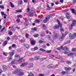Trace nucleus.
Masks as SVG:
<instances>
[{"label":"nucleus","mask_w":76,"mask_h":76,"mask_svg":"<svg viewBox=\"0 0 76 76\" xmlns=\"http://www.w3.org/2000/svg\"><path fill=\"white\" fill-rule=\"evenodd\" d=\"M28 25H29V22L27 21H26L24 24V25L25 26H28Z\"/></svg>","instance_id":"obj_9"},{"label":"nucleus","mask_w":76,"mask_h":76,"mask_svg":"<svg viewBox=\"0 0 76 76\" xmlns=\"http://www.w3.org/2000/svg\"><path fill=\"white\" fill-rule=\"evenodd\" d=\"M74 54L73 53H70L68 54V56H73Z\"/></svg>","instance_id":"obj_27"},{"label":"nucleus","mask_w":76,"mask_h":76,"mask_svg":"<svg viewBox=\"0 0 76 76\" xmlns=\"http://www.w3.org/2000/svg\"><path fill=\"white\" fill-rule=\"evenodd\" d=\"M50 18H51V17H50V16L48 15L46 16V19L48 20H49V19H50Z\"/></svg>","instance_id":"obj_21"},{"label":"nucleus","mask_w":76,"mask_h":76,"mask_svg":"<svg viewBox=\"0 0 76 76\" xmlns=\"http://www.w3.org/2000/svg\"><path fill=\"white\" fill-rule=\"evenodd\" d=\"M29 34H26V37L27 38H28V37H29Z\"/></svg>","instance_id":"obj_47"},{"label":"nucleus","mask_w":76,"mask_h":76,"mask_svg":"<svg viewBox=\"0 0 76 76\" xmlns=\"http://www.w3.org/2000/svg\"><path fill=\"white\" fill-rule=\"evenodd\" d=\"M30 42H31V43L32 45H34L35 44V42L34 40H30Z\"/></svg>","instance_id":"obj_17"},{"label":"nucleus","mask_w":76,"mask_h":76,"mask_svg":"<svg viewBox=\"0 0 76 76\" xmlns=\"http://www.w3.org/2000/svg\"><path fill=\"white\" fill-rule=\"evenodd\" d=\"M12 56H9L8 58V61H9L10 60H12Z\"/></svg>","instance_id":"obj_28"},{"label":"nucleus","mask_w":76,"mask_h":76,"mask_svg":"<svg viewBox=\"0 0 76 76\" xmlns=\"http://www.w3.org/2000/svg\"><path fill=\"white\" fill-rule=\"evenodd\" d=\"M68 49H69V48H67L66 47H64L63 48V50L64 51H67V50H68Z\"/></svg>","instance_id":"obj_23"},{"label":"nucleus","mask_w":76,"mask_h":76,"mask_svg":"<svg viewBox=\"0 0 76 76\" xmlns=\"http://www.w3.org/2000/svg\"><path fill=\"white\" fill-rule=\"evenodd\" d=\"M26 69L27 70H29V69H31V67H26Z\"/></svg>","instance_id":"obj_55"},{"label":"nucleus","mask_w":76,"mask_h":76,"mask_svg":"<svg viewBox=\"0 0 76 76\" xmlns=\"http://www.w3.org/2000/svg\"><path fill=\"white\" fill-rule=\"evenodd\" d=\"M22 16L21 15H19L17 16V18H22Z\"/></svg>","instance_id":"obj_35"},{"label":"nucleus","mask_w":76,"mask_h":76,"mask_svg":"<svg viewBox=\"0 0 76 76\" xmlns=\"http://www.w3.org/2000/svg\"><path fill=\"white\" fill-rule=\"evenodd\" d=\"M47 10H50V9H51V7H50V6H49V5H47Z\"/></svg>","instance_id":"obj_31"},{"label":"nucleus","mask_w":76,"mask_h":76,"mask_svg":"<svg viewBox=\"0 0 76 76\" xmlns=\"http://www.w3.org/2000/svg\"><path fill=\"white\" fill-rule=\"evenodd\" d=\"M18 71V74L20 76H21V75H24V73H23V72H21V69H19Z\"/></svg>","instance_id":"obj_6"},{"label":"nucleus","mask_w":76,"mask_h":76,"mask_svg":"<svg viewBox=\"0 0 76 76\" xmlns=\"http://www.w3.org/2000/svg\"><path fill=\"white\" fill-rule=\"evenodd\" d=\"M8 34L10 35H12V32L11 31H10L9 32Z\"/></svg>","instance_id":"obj_44"},{"label":"nucleus","mask_w":76,"mask_h":76,"mask_svg":"<svg viewBox=\"0 0 76 76\" xmlns=\"http://www.w3.org/2000/svg\"><path fill=\"white\" fill-rule=\"evenodd\" d=\"M62 36H61L59 37L60 41H62V40L64 39L65 35L63 33H62Z\"/></svg>","instance_id":"obj_2"},{"label":"nucleus","mask_w":76,"mask_h":76,"mask_svg":"<svg viewBox=\"0 0 76 76\" xmlns=\"http://www.w3.org/2000/svg\"><path fill=\"white\" fill-rule=\"evenodd\" d=\"M15 61H12L11 62V64H14L15 63Z\"/></svg>","instance_id":"obj_56"},{"label":"nucleus","mask_w":76,"mask_h":76,"mask_svg":"<svg viewBox=\"0 0 76 76\" xmlns=\"http://www.w3.org/2000/svg\"><path fill=\"white\" fill-rule=\"evenodd\" d=\"M46 53H50L51 52V50H48V51H46Z\"/></svg>","instance_id":"obj_39"},{"label":"nucleus","mask_w":76,"mask_h":76,"mask_svg":"<svg viewBox=\"0 0 76 76\" xmlns=\"http://www.w3.org/2000/svg\"><path fill=\"white\" fill-rule=\"evenodd\" d=\"M76 25V20H73L72 23L71 24V26L69 27V29L71 30V29H72V28L73 27V26H75Z\"/></svg>","instance_id":"obj_1"},{"label":"nucleus","mask_w":76,"mask_h":76,"mask_svg":"<svg viewBox=\"0 0 76 76\" xmlns=\"http://www.w3.org/2000/svg\"><path fill=\"white\" fill-rule=\"evenodd\" d=\"M34 74L31 72L30 73V74L28 75V76H34Z\"/></svg>","instance_id":"obj_36"},{"label":"nucleus","mask_w":76,"mask_h":76,"mask_svg":"<svg viewBox=\"0 0 76 76\" xmlns=\"http://www.w3.org/2000/svg\"><path fill=\"white\" fill-rule=\"evenodd\" d=\"M14 57L16 59H18L19 58V56L18 55H15Z\"/></svg>","instance_id":"obj_19"},{"label":"nucleus","mask_w":76,"mask_h":76,"mask_svg":"<svg viewBox=\"0 0 76 76\" xmlns=\"http://www.w3.org/2000/svg\"><path fill=\"white\" fill-rule=\"evenodd\" d=\"M0 8H1L2 9H4V5H0Z\"/></svg>","instance_id":"obj_37"},{"label":"nucleus","mask_w":76,"mask_h":76,"mask_svg":"<svg viewBox=\"0 0 76 76\" xmlns=\"http://www.w3.org/2000/svg\"><path fill=\"white\" fill-rule=\"evenodd\" d=\"M58 37V34L56 33L55 34V35H54L53 36V38L54 39H56Z\"/></svg>","instance_id":"obj_4"},{"label":"nucleus","mask_w":76,"mask_h":76,"mask_svg":"<svg viewBox=\"0 0 76 76\" xmlns=\"http://www.w3.org/2000/svg\"><path fill=\"white\" fill-rule=\"evenodd\" d=\"M4 12H3L2 11L1 12V14L2 15H3L4 14Z\"/></svg>","instance_id":"obj_59"},{"label":"nucleus","mask_w":76,"mask_h":76,"mask_svg":"<svg viewBox=\"0 0 76 76\" xmlns=\"http://www.w3.org/2000/svg\"><path fill=\"white\" fill-rule=\"evenodd\" d=\"M2 69L4 70V71H6L7 70V67H2Z\"/></svg>","instance_id":"obj_22"},{"label":"nucleus","mask_w":76,"mask_h":76,"mask_svg":"<svg viewBox=\"0 0 76 76\" xmlns=\"http://www.w3.org/2000/svg\"><path fill=\"white\" fill-rule=\"evenodd\" d=\"M39 58H40V57H39V56L34 57V60H39Z\"/></svg>","instance_id":"obj_13"},{"label":"nucleus","mask_w":76,"mask_h":76,"mask_svg":"<svg viewBox=\"0 0 76 76\" xmlns=\"http://www.w3.org/2000/svg\"><path fill=\"white\" fill-rule=\"evenodd\" d=\"M39 76H44V75L42 74H39Z\"/></svg>","instance_id":"obj_60"},{"label":"nucleus","mask_w":76,"mask_h":76,"mask_svg":"<svg viewBox=\"0 0 76 76\" xmlns=\"http://www.w3.org/2000/svg\"><path fill=\"white\" fill-rule=\"evenodd\" d=\"M49 57L50 58H53V57H54V56L51 55H49Z\"/></svg>","instance_id":"obj_43"},{"label":"nucleus","mask_w":76,"mask_h":76,"mask_svg":"<svg viewBox=\"0 0 76 76\" xmlns=\"http://www.w3.org/2000/svg\"><path fill=\"white\" fill-rule=\"evenodd\" d=\"M28 64V63H27V62H25V63H23L21 65V66H22V67L25 66H26V64Z\"/></svg>","instance_id":"obj_16"},{"label":"nucleus","mask_w":76,"mask_h":76,"mask_svg":"<svg viewBox=\"0 0 76 76\" xmlns=\"http://www.w3.org/2000/svg\"><path fill=\"white\" fill-rule=\"evenodd\" d=\"M34 66V64L33 63H31L29 64V67H33Z\"/></svg>","instance_id":"obj_32"},{"label":"nucleus","mask_w":76,"mask_h":76,"mask_svg":"<svg viewBox=\"0 0 76 76\" xmlns=\"http://www.w3.org/2000/svg\"><path fill=\"white\" fill-rule=\"evenodd\" d=\"M60 31H61V32H64V28L62 27H61L60 28Z\"/></svg>","instance_id":"obj_25"},{"label":"nucleus","mask_w":76,"mask_h":76,"mask_svg":"<svg viewBox=\"0 0 76 76\" xmlns=\"http://www.w3.org/2000/svg\"><path fill=\"white\" fill-rule=\"evenodd\" d=\"M27 12H30V9L29 8H27Z\"/></svg>","instance_id":"obj_46"},{"label":"nucleus","mask_w":76,"mask_h":76,"mask_svg":"<svg viewBox=\"0 0 76 76\" xmlns=\"http://www.w3.org/2000/svg\"><path fill=\"white\" fill-rule=\"evenodd\" d=\"M70 42V41H69L68 42H66L65 43H64L63 44L64 45H66V44H69Z\"/></svg>","instance_id":"obj_30"},{"label":"nucleus","mask_w":76,"mask_h":76,"mask_svg":"<svg viewBox=\"0 0 76 76\" xmlns=\"http://www.w3.org/2000/svg\"><path fill=\"white\" fill-rule=\"evenodd\" d=\"M65 69L67 71H69L71 70H72V69L71 68L69 67V68H67V67L65 68Z\"/></svg>","instance_id":"obj_11"},{"label":"nucleus","mask_w":76,"mask_h":76,"mask_svg":"<svg viewBox=\"0 0 76 76\" xmlns=\"http://www.w3.org/2000/svg\"><path fill=\"white\" fill-rule=\"evenodd\" d=\"M57 50H58L59 51V50H61V48H57Z\"/></svg>","instance_id":"obj_64"},{"label":"nucleus","mask_w":76,"mask_h":76,"mask_svg":"<svg viewBox=\"0 0 76 76\" xmlns=\"http://www.w3.org/2000/svg\"><path fill=\"white\" fill-rule=\"evenodd\" d=\"M75 48H73L72 49V51H75Z\"/></svg>","instance_id":"obj_61"},{"label":"nucleus","mask_w":76,"mask_h":76,"mask_svg":"<svg viewBox=\"0 0 76 76\" xmlns=\"http://www.w3.org/2000/svg\"><path fill=\"white\" fill-rule=\"evenodd\" d=\"M43 28L44 29H45L47 28L46 26H45V25L44 24L43 25Z\"/></svg>","instance_id":"obj_34"},{"label":"nucleus","mask_w":76,"mask_h":76,"mask_svg":"<svg viewBox=\"0 0 76 76\" xmlns=\"http://www.w3.org/2000/svg\"><path fill=\"white\" fill-rule=\"evenodd\" d=\"M23 3V1H22V0H19L18 2V4H22Z\"/></svg>","instance_id":"obj_18"},{"label":"nucleus","mask_w":76,"mask_h":76,"mask_svg":"<svg viewBox=\"0 0 76 76\" xmlns=\"http://www.w3.org/2000/svg\"><path fill=\"white\" fill-rule=\"evenodd\" d=\"M16 44H13L12 45V48H15V47H16Z\"/></svg>","instance_id":"obj_45"},{"label":"nucleus","mask_w":76,"mask_h":76,"mask_svg":"<svg viewBox=\"0 0 76 76\" xmlns=\"http://www.w3.org/2000/svg\"><path fill=\"white\" fill-rule=\"evenodd\" d=\"M53 29H58L59 28V26L58 25H55L53 27Z\"/></svg>","instance_id":"obj_7"},{"label":"nucleus","mask_w":76,"mask_h":76,"mask_svg":"<svg viewBox=\"0 0 76 76\" xmlns=\"http://www.w3.org/2000/svg\"><path fill=\"white\" fill-rule=\"evenodd\" d=\"M22 58H20L19 60H17V62H19V63H20L21 61H22Z\"/></svg>","instance_id":"obj_24"},{"label":"nucleus","mask_w":76,"mask_h":76,"mask_svg":"<svg viewBox=\"0 0 76 76\" xmlns=\"http://www.w3.org/2000/svg\"><path fill=\"white\" fill-rule=\"evenodd\" d=\"M38 49V47H35L34 48V51H35V50H37Z\"/></svg>","instance_id":"obj_40"},{"label":"nucleus","mask_w":76,"mask_h":76,"mask_svg":"<svg viewBox=\"0 0 76 76\" xmlns=\"http://www.w3.org/2000/svg\"><path fill=\"white\" fill-rule=\"evenodd\" d=\"M15 54V51L13 50L11 53H10V56H13Z\"/></svg>","instance_id":"obj_12"},{"label":"nucleus","mask_w":76,"mask_h":76,"mask_svg":"<svg viewBox=\"0 0 76 76\" xmlns=\"http://www.w3.org/2000/svg\"><path fill=\"white\" fill-rule=\"evenodd\" d=\"M39 50L43 52H46V50L43 49L42 48H40Z\"/></svg>","instance_id":"obj_20"},{"label":"nucleus","mask_w":76,"mask_h":76,"mask_svg":"<svg viewBox=\"0 0 76 76\" xmlns=\"http://www.w3.org/2000/svg\"><path fill=\"white\" fill-rule=\"evenodd\" d=\"M55 16V14H50V18L51 17H52V16Z\"/></svg>","instance_id":"obj_41"},{"label":"nucleus","mask_w":76,"mask_h":76,"mask_svg":"<svg viewBox=\"0 0 76 76\" xmlns=\"http://www.w3.org/2000/svg\"><path fill=\"white\" fill-rule=\"evenodd\" d=\"M7 44V41L6 40L4 42L3 46H4V47L5 46V45H6Z\"/></svg>","instance_id":"obj_14"},{"label":"nucleus","mask_w":76,"mask_h":76,"mask_svg":"<svg viewBox=\"0 0 76 76\" xmlns=\"http://www.w3.org/2000/svg\"><path fill=\"white\" fill-rule=\"evenodd\" d=\"M61 73L62 75H64L66 73V72L65 71H62L61 72Z\"/></svg>","instance_id":"obj_50"},{"label":"nucleus","mask_w":76,"mask_h":76,"mask_svg":"<svg viewBox=\"0 0 76 76\" xmlns=\"http://www.w3.org/2000/svg\"><path fill=\"white\" fill-rule=\"evenodd\" d=\"M41 47H42L43 48H46V46L42 45V46H41Z\"/></svg>","instance_id":"obj_54"},{"label":"nucleus","mask_w":76,"mask_h":76,"mask_svg":"<svg viewBox=\"0 0 76 76\" xmlns=\"http://www.w3.org/2000/svg\"><path fill=\"white\" fill-rule=\"evenodd\" d=\"M66 16L67 18V19H69L70 18V16H69V13H66Z\"/></svg>","instance_id":"obj_15"},{"label":"nucleus","mask_w":76,"mask_h":76,"mask_svg":"<svg viewBox=\"0 0 76 76\" xmlns=\"http://www.w3.org/2000/svg\"><path fill=\"white\" fill-rule=\"evenodd\" d=\"M16 12H15V13H17L18 12H22V10H18L16 11Z\"/></svg>","instance_id":"obj_29"},{"label":"nucleus","mask_w":76,"mask_h":76,"mask_svg":"<svg viewBox=\"0 0 76 76\" xmlns=\"http://www.w3.org/2000/svg\"><path fill=\"white\" fill-rule=\"evenodd\" d=\"M73 36V34H70L69 35V37H70V38H71V37H72Z\"/></svg>","instance_id":"obj_38"},{"label":"nucleus","mask_w":76,"mask_h":76,"mask_svg":"<svg viewBox=\"0 0 76 76\" xmlns=\"http://www.w3.org/2000/svg\"><path fill=\"white\" fill-rule=\"evenodd\" d=\"M19 70V69H17L16 70L14 71L13 72V74H16V73H18L19 72V71H18Z\"/></svg>","instance_id":"obj_10"},{"label":"nucleus","mask_w":76,"mask_h":76,"mask_svg":"<svg viewBox=\"0 0 76 76\" xmlns=\"http://www.w3.org/2000/svg\"><path fill=\"white\" fill-rule=\"evenodd\" d=\"M24 45L25 46L26 48H27V49H28V48H29V45L28 44H25Z\"/></svg>","instance_id":"obj_8"},{"label":"nucleus","mask_w":76,"mask_h":76,"mask_svg":"<svg viewBox=\"0 0 76 76\" xmlns=\"http://www.w3.org/2000/svg\"><path fill=\"white\" fill-rule=\"evenodd\" d=\"M57 21L58 22V26H59V27H60V28H62V26H63V25L62 24V23H60V22L58 20H57Z\"/></svg>","instance_id":"obj_5"},{"label":"nucleus","mask_w":76,"mask_h":76,"mask_svg":"<svg viewBox=\"0 0 76 76\" xmlns=\"http://www.w3.org/2000/svg\"><path fill=\"white\" fill-rule=\"evenodd\" d=\"M17 22H18V23H19L20 22V19L18 18L17 20Z\"/></svg>","instance_id":"obj_51"},{"label":"nucleus","mask_w":76,"mask_h":76,"mask_svg":"<svg viewBox=\"0 0 76 76\" xmlns=\"http://www.w3.org/2000/svg\"><path fill=\"white\" fill-rule=\"evenodd\" d=\"M20 41L22 42H25V40L21 39L20 40Z\"/></svg>","instance_id":"obj_57"},{"label":"nucleus","mask_w":76,"mask_h":76,"mask_svg":"<svg viewBox=\"0 0 76 76\" xmlns=\"http://www.w3.org/2000/svg\"><path fill=\"white\" fill-rule=\"evenodd\" d=\"M35 11H34V10L31 11V12H30L29 13V16H34V14L35 13Z\"/></svg>","instance_id":"obj_3"},{"label":"nucleus","mask_w":76,"mask_h":76,"mask_svg":"<svg viewBox=\"0 0 76 76\" xmlns=\"http://www.w3.org/2000/svg\"><path fill=\"white\" fill-rule=\"evenodd\" d=\"M5 29V27H4L1 30V32H3V30H4Z\"/></svg>","instance_id":"obj_58"},{"label":"nucleus","mask_w":76,"mask_h":76,"mask_svg":"<svg viewBox=\"0 0 76 76\" xmlns=\"http://www.w3.org/2000/svg\"><path fill=\"white\" fill-rule=\"evenodd\" d=\"M33 59H34L32 58H29V60H33Z\"/></svg>","instance_id":"obj_63"},{"label":"nucleus","mask_w":76,"mask_h":76,"mask_svg":"<svg viewBox=\"0 0 76 76\" xmlns=\"http://www.w3.org/2000/svg\"><path fill=\"white\" fill-rule=\"evenodd\" d=\"M32 29L33 30H34V31H37V28H36V27H34Z\"/></svg>","instance_id":"obj_52"},{"label":"nucleus","mask_w":76,"mask_h":76,"mask_svg":"<svg viewBox=\"0 0 76 76\" xmlns=\"http://www.w3.org/2000/svg\"><path fill=\"white\" fill-rule=\"evenodd\" d=\"M67 64H72V63L70 61H68L66 62Z\"/></svg>","instance_id":"obj_42"},{"label":"nucleus","mask_w":76,"mask_h":76,"mask_svg":"<svg viewBox=\"0 0 76 76\" xmlns=\"http://www.w3.org/2000/svg\"><path fill=\"white\" fill-rule=\"evenodd\" d=\"M39 44H41V43H42V42H44V41H42V40H39Z\"/></svg>","instance_id":"obj_49"},{"label":"nucleus","mask_w":76,"mask_h":76,"mask_svg":"<svg viewBox=\"0 0 76 76\" xmlns=\"http://www.w3.org/2000/svg\"><path fill=\"white\" fill-rule=\"evenodd\" d=\"M72 13H75V10L73 9H71Z\"/></svg>","instance_id":"obj_48"},{"label":"nucleus","mask_w":76,"mask_h":76,"mask_svg":"<svg viewBox=\"0 0 76 76\" xmlns=\"http://www.w3.org/2000/svg\"><path fill=\"white\" fill-rule=\"evenodd\" d=\"M48 20H47V19H46V18L45 19V20H44V23H46V22H47V21Z\"/></svg>","instance_id":"obj_53"},{"label":"nucleus","mask_w":76,"mask_h":76,"mask_svg":"<svg viewBox=\"0 0 76 76\" xmlns=\"http://www.w3.org/2000/svg\"><path fill=\"white\" fill-rule=\"evenodd\" d=\"M64 54H68V52H65L64 53Z\"/></svg>","instance_id":"obj_62"},{"label":"nucleus","mask_w":76,"mask_h":76,"mask_svg":"<svg viewBox=\"0 0 76 76\" xmlns=\"http://www.w3.org/2000/svg\"><path fill=\"white\" fill-rule=\"evenodd\" d=\"M10 4L11 7H15V5L13 4L12 3L10 2Z\"/></svg>","instance_id":"obj_26"},{"label":"nucleus","mask_w":76,"mask_h":76,"mask_svg":"<svg viewBox=\"0 0 76 76\" xmlns=\"http://www.w3.org/2000/svg\"><path fill=\"white\" fill-rule=\"evenodd\" d=\"M38 36H39V34H37L35 35H34V37H35V38H37Z\"/></svg>","instance_id":"obj_33"}]
</instances>
